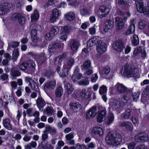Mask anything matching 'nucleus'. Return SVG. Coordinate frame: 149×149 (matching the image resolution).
<instances>
[{
  "label": "nucleus",
  "instance_id": "obj_1",
  "mask_svg": "<svg viewBox=\"0 0 149 149\" xmlns=\"http://www.w3.org/2000/svg\"><path fill=\"white\" fill-rule=\"evenodd\" d=\"M122 141L121 135L113 132H110L106 138L107 144L114 146L119 145Z\"/></svg>",
  "mask_w": 149,
  "mask_h": 149
},
{
  "label": "nucleus",
  "instance_id": "obj_2",
  "mask_svg": "<svg viewBox=\"0 0 149 149\" xmlns=\"http://www.w3.org/2000/svg\"><path fill=\"white\" fill-rule=\"evenodd\" d=\"M122 74L127 77L139 76V70L136 68H132L131 66L125 64L123 67Z\"/></svg>",
  "mask_w": 149,
  "mask_h": 149
},
{
  "label": "nucleus",
  "instance_id": "obj_3",
  "mask_svg": "<svg viewBox=\"0 0 149 149\" xmlns=\"http://www.w3.org/2000/svg\"><path fill=\"white\" fill-rule=\"evenodd\" d=\"M136 8L138 12L143 13L145 15H149V3L148 4V7L146 8H144L143 6V2L139 0L136 2Z\"/></svg>",
  "mask_w": 149,
  "mask_h": 149
},
{
  "label": "nucleus",
  "instance_id": "obj_4",
  "mask_svg": "<svg viewBox=\"0 0 149 149\" xmlns=\"http://www.w3.org/2000/svg\"><path fill=\"white\" fill-rule=\"evenodd\" d=\"M134 139L136 141L143 143L147 141L148 139V137L145 133L141 132L136 134Z\"/></svg>",
  "mask_w": 149,
  "mask_h": 149
},
{
  "label": "nucleus",
  "instance_id": "obj_5",
  "mask_svg": "<svg viewBox=\"0 0 149 149\" xmlns=\"http://www.w3.org/2000/svg\"><path fill=\"white\" fill-rule=\"evenodd\" d=\"M61 15V12L60 10L57 8L54 9L52 11V14L50 17V21L52 22H56L59 19Z\"/></svg>",
  "mask_w": 149,
  "mask_h": 149
},
{
  "label": "nucleus",
  "instance_id": "obj_6",
  "mask_svg": "<svg viewBox=\"0 0 149 149\" xmlns=\"http://www.w3.org/2000/svg\"><path fill=\"white\" fill-rule=\"evenodd\" d=\"M12 21H17L19 24L23 25L25 23V18L21 14L15 13L13 14L11 17Z\"/></svg>",
  "mask_w": 149,
  "mask_h": 149
},
{
  "label": "nucleus",
  "instance_id": "obj_7",
  "mask_svg": "<svg viewBox=\"0 0 149 149\" xmlns=\"http://www.w3.org/2000/svg\"><path fill=\"white\" fill-rule=\"evenodd\" d=\"M59 31V30L57 27L55 26L52 27L51 31L46 34L45 37V39L48 40H52L56 35H57Z\"/></svg>",
  "mask_w": 149,
  "mask_h": 149
},
{
  "label": "nucleus",
  "instance_id": "obj_8",
  "mask_svg": "<svg viewBox=\"0 0 149 149\" xmlns=\"http://www.w3.org/2000/svg\"><path fill=\"white\" fill-rule=\"evenodd\" d=\"M98 112L97 109L96 107H93L90 108L86 113L85 117L87 119H89L93 118Z\"/></svg>",
  "mask_w": 149,
  "mask_h": 149
},
{
  "label": "nucleus",
  "instance_id": "obj_9",
  "mask_svg": "<svg viewBox=\"0 0 149 149\" xmlns=\"http://www.w3.org/2000/svg\"><path fill=\"white\" fill-rule=\"evenodd\" d=\"M113 47L114 49L118 52H121L125 47L122 40H120L115 41L113 43Z\"/></svg>",
  "mask_w": 149,
  "mask_h": 149
},
{
  "label": "nucleus",
  "instance_id": "obj_10",
  "mask_svg": "<svg viewBox=\"0 0 149 149\" xmlns=\"http://www.w3.org/2000/svg\"><path fill=\"white\" fill-rule=\"evenodd\" d=\"M102 42L100 37L98 36H95L89 40L87 42V45L88 46L91 47L96 44L97 46V44H100Z\"/></svg>",
  "mask_w": 149,
  "mask_h": 149
},
{
  "label": "nucleus",
  "instance_id": "obj_11",
  "mask_svg": "<svg viewBox=\"0 0 149 149\" xmlns=\"http://www.w3.org/2000/svg\"><path fill=\"white\" fill-rule=\"evenodd\" d=\"M69 69L65 65H63V68L61 71L60 68L59 66L57 68L56 70L61 77H64L68 75Z\"/></svg>",
  "mask_w": 149,
  "mask_h": 149
},
{
  "label": "nucleus",
  "instance_id": "obj_12",
  "mask_svg": "<svg viewBox=\"0 0 149 149\" xmlns=\"http://www.w3.org/2000/svg\"><path fill=\"white\" fill-rule=\"evenodd\" d=\"M91 90V88H88L87 90L84 89L81 91L80 96L83 99H86L91 97L92 94Z\"/></svg>",
  "mask_w": 149,
  "mask_h": 149
},
{
  "label": "nucleus",
  "instance_id": "obj_13",
  "mask_svg": "<svg viewBox=\"0 0 149 149\" xmlns=\"http://www.w3.org/2000/svg\"><path fill=\"white\" fill-rule=\"evenodd\" d=\"M56 82L54 81H51L47 82L44 86V89L46 91H50L54 89L56 87Z\"/></svg>",
  "mask_w": 149,
  "mask_h": 149
},
{
  "label": "nucleus",
  "instance_id": "obj_14",
  "mask_svg": "<svg viewBox=\"0 0 149 149\" xmlns=\"http://www.w3.org/2000/svg\"><path fill=\"white\" fill-rule=\"evenodd\" d=\"M71 109L74 112L80 111L82 109V106L78 103H71L70 104Z\"/></svg>",
  "mask_w": 149,
  "mask_h": 149
},
{
  "label": "nucleus",
  "instance_id": "obj_15",
  "mask_svg": "<svg viewBox=\"0 0 149 149\" xmlns=\"http://www.w3.org/2000/svg\"><path fill=\"white\" fill-rule=\"evenodd\" d=\"M36 103L39 110L41 111H43V108L46 104L44 100L41 97H38L36 100Z\"/></svg>",
  "mask_w": 149,
  "mask_h": 149
},
{
  "label": "nucleus",
  "instance_id": "obj_16",
  "mask_svg": "<svg viewBox=\"0 0 149 149\" xmlns=\"http://www.w3.org/2000/svg\"><path fill=\"white\" fill-rule=\"evenodd\" d=\"M106 45L104 42H102L100 44H97L96 46L97 51L100 54L103 53L106 51Z\"/></svg>",
  "mask_w": 149,
  "mask_h": 149
},
{
  "label": "nucleus",
  "instance_id": "obj_17",
  "mask_svg": "<svg viewBox=\"0 0 149 149\" xmlns=\"http://www.w3.org/2000/svg\"><path fill=\"white\" fill-rule=\"evenodd\" d=\"M79 43L74 39L71 40L69 46L71 50L75 51L77 50L79 46Z\"/></svg>",
  "mask_w": 149,
  "mask_h": 149
},
{
  "label": "nucleus",
  "instance_id": "obj_18",
  "mask_svg": "<svg viewBox=\"0 0 149 149\" xmlns=\"http://www.w3.org/2000/svg\"><path fill=\"white\" fill-rule=\"evenodd\" d=\"M113 26V22L109 20H107L105 23L104 30L105 32H108L111 30Z\"/></svg>",
  "mask_w": 149,
  "mask_h": 149
},
{
  "label": "nucleus",
  "instance_id": "obj_19",
  "mask_svg": "<svg viewBox=\"0 0 149 149\" xmlns=\"http://www.w3.org/2000/svg\"><path fill=\"white\" fill-rule=\"evenodd\" d=\"M116 87L118 92L120 93H125L127 91L128 89L124 85L120 83H118L116 85Z\"/></svg>",
  "mask_w": 149,
  "mask_h": 149
},
{
  "label": "nucleus",
  "instance_id": "obj_20",
  "mask_svg": "<svg viewBox=\"0 0 149 149\" xmlns=\"http://www.w3.org/2000/svg\"><path fill=\"white\" fill-rule=\"evenodd\" d=\"M10 123L11 121L9 119L6 118L3 120L2 124L3 126L6 129L9 130H11L13 129Z\"/></svg>",
  "mask_w": 149,
  "mask_h": 149
},
{
  "label": "nucleus",
  "instance_id": "obj_21",
  "mask_svg": "<svg viewBox=\"0 0 149 149\" xmlns=\"http://www.w3.org/2000/svg\"><path fill=\"white\" fill-rule=\"evenodd\" d=\"M78 70L77 68H76L74 70V72L72 77V79L74 82L80 79L83 77L82 75L81 74L79 73H76V72H78Z\"/></svg>",
  "mask_w": 149,
  "mask_h": 149
},
{
  "label": "nucleus",
  "instance_id": "obj_22",
  "mask_svg": "<svg viewBox=\"0 0 149 149\" xmlns=\"http://www.w3.org/2000/svg\"><path fill=\"white\" fill-rule=\"evenodd\" d=\"M120 127H125L127 130L130 131H132L133 129V126L130 122L128 121L123 122L119 124Z\"/></svg>",
  "mask_w": 149,
  "mask_h": 149
},
{
  "label": "nucleus",
  "instance_id": "obj_23",
  "mask_svg": "<svg viewBox=\"0 0 149 149\" xmlns=\"http://www.w3.org/2000/svg\"><path fill=\"white\" fill-rule=\"evenodd\" d=\"M115 23L117 30H120L123 28L124 24L122 19L117 17L115 19Z\"/></svg>",
  "mask_w": 149,
  "mask_h": 149
},
{
  "label": "nucleus",
  "instance_id": "obj_24",
  "mask_svg": "<svg viewBox=\"0 0 149 149\" xmlns=\"http://www.w3.org/2000/svg\"><path fill=\"white\" fill-rule=\"evenodd\" d=\"M9 9L8 3L2 4L0 6V14L4 15L6 13Z\"/></svg>",
  "mask_w": 149,
  "mask_h": 149
},
{
  "label": "nucleus",
  "instance_id": "obj_25",
  "mask_svg": "<svg viewBox=\"0 0 149 149\" xmlns=\"http://www.w3.org/2000/svg\"><path fill=\"white\" fill-rule=\"evenodd\" d=\"M35 58L37 62L40 64L45 62L46 59V57L43 53H41L39 55H36Z\"/></svg>",
  "mask_w": 149,
  "mask_h": 149
},
{
  "label": "nucleus",
  "instance_id": "obj_26",
  "mask_svg": "<svg viewBox=\"0 0 149 149\" xmlns=\"http://www.w3.org/2000/svg\"><path fill=\"white\" fill-rule=\"evenodd\" d=\"M120 106V102L116 100H111L110 101V108L116 109Z\"/></svg>",
  "mask_w": 149,
  "mask_h": 149
},
{
  "label": "nucleus",
  "instance_id": "obj_27",
  "mask_svg": "<svg viewBox=\"0 0 149 149\" xmlns=\"http://www.w3.org/2000/svg\"><path fill=\"white\" fill-rule=\"evenodd\" d=\"M65 88L67 94L68 95L72 94L74 89L73 86L69 83L66 84L65 85Z\"/></svg>",
  "mask_w": 149,
  "mask_h": 149
},
{
  "label": "nucleus",
  "instance_id": "obj_28",
  "mask_svg": "<svg viewBox=\"0 0 149 149\" xmlns=\"http://www.w3.org/2000/svg\"><path fill=\"white\" fill-rule=\"evenodd\" d=\"M61 47V45L58 43L52 44L49 46L48 50L49 52H53L56 49L59 48Z\"/></svg>",
  "mask_w": 149,
  "mask_h": 149
},
{
  "label": "nucleus",
  "instance_id": "obj_29",
  "mask_svg": "<svg viewBox=\"0 0 149 149\" xmlns=\"http://www.w3.org/2000/svg\"><path fill=\"white\" fill-rule=\"evenodd\" d=\"M100 10L103 14L102 15V17H105L109 13V9L104 6H101L100 8Z\"/></svg>",
  "mask_w": 149,
  "mask_h": 149
},
{
  "label": "nucleus",
  "instance_id": "obj_30",
  "mask_svg": "<svg viewBox=\"0 0 149 149\" xmlns=\"http://www.w3.org/2000/svg\"><path fill=\"white\" fill-rule=\"evenodd\" d=\"M81 69L83 70L86 69H88L90 68H92L91 63L90 60H87L84 62L81 65Z\"/></svg>",
  "mask_w": 149,
  "mask_h": 149
},
{
  "label": "nucleus",
  "instance_id": "obj_31",
  "mask_svg": "<svg viewBox=\"0 0 149 149\" xmlns=\"http://www.w3.org/2000/svg\"><path fill=\"white\" fill-rule=\"evenodd\" d=\"M74 62V59L72 57H69L66 60V64H65L63 65H65L66 67L70 69Z\"/></svg>",
  "mask_w": 149,
  "mask_h": 149
},
{
  "label": "nucleus",
  "instance_id": "obj_32",
  "mask_svg": "<svg viewBox=\"0 0 149 149\" xmlns=\"http://www.w3.org/2000/svg\"><path fill=\"white\" fill-rule=\"evenodd\" d=\"M63 93V89L60 86L57 88L55 91V94L56 97L60 98L62 95Z\"/></svg>",
  "mask_w": 149,
  "mask_h": 149
},
{
  "label": "nucleus",
  "instance_id": "obj_33",
  "mask_svg": "<svg viewBox=\"0 0 149 149\" xmlns=\"http://www.w3.org/2000/svg\"><path fill=\"white\" fill-rule=\"evenodd\" d=\"M65 18L69 21H72L75 18V14L72 12H70L67 13L65 15Z\"/></svg>",
  "mask_w": 149,
  "mask_h": 149
},
{
  "label": "nucleus",
  "instance_id": "obj_34",
  "mask_svg": "<svg viewBox=\"0 0 149 149\" xmlns=\"http://www.w3.org/2000/svg\"><path fill=\"white\" fill-rule=\"evenodd\" d=\"M28 69L33 71L35 69L36 65L35 62L32 60H29L26 61Z\"/></svg>",
  "mask_w": 149,
  "mask_h": 149
},
{
  "label": "nucleus",
  "instance_id": "obj_35",
  "mask_svg": "<svg viewBox=\"0 0 149 149\" xmlns=\"http://www.w3.org/2000/svg\"><path fill=\"white\" fill-rule=\"evenodd\" d=\"M92 132L95 134H97L100 135H102L103 134V131L102 129L100 127L94 128L92 130Z\"/></svg>",
  "mask_w": 149,
  "mask_h": 149
},
{
  "label": "nucleus",
  "instance_id": "obj_36",
  "mask_svg": "<svg viewBox=\"0 0 149 149\" xmlns=\"http://www.w3.org/2000/svg\"><path fill=\"white\" fill-rule=\"evenodd\" d=\"M131 111L130 109H127L121 116L123 119H128L131 116Z\"/></svg>",
  "mask_w": 149,
  "mask_h": 149
},
{
  "label": "nucleus",
  "instance_id": "obj_37",
  "mask_svg": "<svg viewBox=\"0 0 149 149\" xmlns=\"http://www.w3.org/2000/svg\"><path fill=\"white\" fill-rule=\"evenodd\" d=\"M65 56V54H62L56 58L55 63L56 65H57L59 66V65H61V62L62 61L63 59Z\"/></svg>",
  "mask_w": 149,
  "mask_h": 149
},
{
  "label": "nucleus",
  "instance_id": "obj_38",
  "mask_svg": "<svg viewBox=\"0 0 149 149\" xmlns=\"http://www.w3.org/2000/svg\"><path fill=\"white\" fill-rule=\"evenodd\" d=\"M72 28L70 26H65L62 28L61 30L62 33L65 34H68L69 33L72 31Z\"/></svg>",
  "mask_w": 149,
  "mask_h": 149
},
{
  "label": "nucleus",
  "instance_id": "obj_39",
  "mask_svg": "<svg viewBox=\"0 0 149 149\" xmlns=\"http://www.w3.org/2000/svg\"><path fill=\"white\" fill-rule=\"evenodd\" d=\"M45 128L46 131L49 132L50 134L52 135H55L56 133V129L50 126L46 125Z\"/></svg>",
  "mask_w": 149,
  "mask_h": 149
},
{
  "label": "nucleus",
  "instance_id": "obj_40",
  "mask_svg": "<svg viewBox=\"0 0 149 149\" xmlns=\"http://www.w3.org/2000/svg\"><path fill=\"white\" fill-rule=\"evenodd\" d=\"M54 112L52 108L49 106L47 107L44 110V112L49 116L52 115Z\"/></svg>",
  "mask_w": 149,
  "mask_h": 149
},
{
  "label": "nucleus",
  "instance_id": "obj_41",
  "mask_svg": "<svg viewBox=\"0 0 149 149\" xmlns=\"http://www.w3.org/2000/svg\"><path fill=\"white\" fill-rule=\"evenodd\" d=\"M132 45L134 46H136L139 44V39L137 35H133L132 38Z\"/></svg>",
  "mask_w": 149,
  "mask_h": 149
},
{
  "label": "nucleus",
  "instance_id": "obj_42",
  "mask_svg": "<svg viewBox=\"0 0 149 149\" xmlns=\"http://www.w3.org/2000/svg\"><path fill=\"white\" fill-rule=\"evenodd\" d=\"M135 26L134 25H130L129 26L128 29L126 32L125 34L128 35L130 34L133 33L135 31Z\"/></svg>",
  "mask_w": 149,
  "mask_h": 149
},
{
  "label": "nucleus",
  "instance_id": "obj_43",
  "mask_svg": "<svg viewBox=\"0 0 149 149\" xmlns=\"http://www.w3.org/2000/svg\"><path fill=\"white\" fill-rule=\"evenodd\" d=\"M129 93H125L123 95V97L121 98V102L124 103H126L130 100V95Z\"/></svg>",
  "mask_w": 149,
  "mask_h": 149
},
{
  "label": "nucleus",
  "instance_id": "obj_44",
  "mask_svg": "<svg viewBox=\"0 0 149 149\" xmlns=\"http://www.w3.org/2000/svg\"><path fill=\"white\" fill-rule=\"evenodd\" d=\"M44 74L47 77L50 78L52 76L53 74V70L51 68H49L48 70H45Z\"/></svg>",
  "mask_w": 149,
  "mask_h": 149
},
{
  "label": "nucleus",
  "instance_id": "obj_45",
  "mask_svg": "<svg viewBox=\"0 0 149 149\" xmlns=\"http://www.w3.org/2000/svg\"><path fill=\"white\" fill-rule=\"evenodd\" d=\"M78 84L80 86H86L89 84V81L88 78H86L79 81Z\"/></svg>",
  "mask_w": 149,
  "mask_h": 149
},
{
  "label": "nucleus",
  "instance_id": "obj_46",
  "mask_svg": "<svg viewBox=\"0 0 149 149\" xmlns=\"http://www.w3.org/2000/svg\"><path fill=\"white\" fill-rule=\"evenodd\" d=\"M110 71V68L108 66L103 68L100 71V74H107L109 73Z\"/></svg>",
  "mask_w": 149,
  "mask_h": 149
},
{
  "label": "nucleus",
  "instance_id": "obj_47",
  "mask_svg": "<svg viewBox=\"0 0 149 149\" xmlns=\"http://www.w3.org/2000/svg\"><path fill=\"white\" fill-rule=\"evenodd\" d=\"M114 119V116L112 113H110L108 115L107 118V123L108 125L111 123Z\"/></svg>",
  "mask_w": 149,
  "mask_h": 149
},
{
  "label": "nucleus",
  "instance_id": "obj_48",
  "mask_svg": "<svg viewBox=\"0 0 149 149\" xmlns=\"http://www.w3.org/2000/svg\"><path fill=\"white\" fill-rule=\"evenodd\" d=\"M39 15L37 10L34 11L31 15V18L32 21H36L38 18Z\"/></svg>",
  "mask_w": 149,
  "mask_h": 149
},
{
  "label": "nucleus",
  "instance_id": "obj_49",
  "mask_svg": "<svg viewBox=\"0 0 149 149\" xmlns=\"http://www.w3.org/2000/svg\"><path fill=\"white\" fill-rule=\"evenodd\" d=\"M107 91V87L104 85H102L99 88V93L100 95H104L106 93Z\"/></svg>",
  "mask_w": 149,
  "mask_h": 149
},
{
  "label": "nucleus",
  "instance_id": "obj_50",
  "mask_svg": "<svg viewBox=\"0 0 149 149\" xmlns=\"http://www.w3.org/2000/svg\"><path fill=\"white\" fill-rule=\"evenodd\" d=\"M31 88L32 89L35 91H39L38 87L36 83L34 81L30 85Z\"/></svg>",
  "mask_w": 149,
  "mask_h": 149
},
{
  "label": "nucleus",
  "instance_id": "obj_51",
  "mask_svg": "<svg viewBox=\"0 0 149 149\" xmlns=\"http://www.w3.org/2000/svg\"><path fill=\"white\" fill-rule=\"evenodd\" d=\"M99 112L98 113L105 116L107 114V111L105 108L100 106L99 108Z\"/></svg>",
  "mask_w": 149,
  "mask_h": 149
},
{
  "label": "nucleus",
  "instance_id": "obj_52",
  "mask_svg": "<svg viewBox=\"0 0 149 149\" xmlns=\"http://www.w3.org/2000/svg\"><path fill=\"white\" fill-rule=\"evenodd\" d=\"M105 116L98 113L97 117V121L99 123H101L104 121L105 119Z\"/></svg>",
  "mask_w": 149,
  "mask_h": 149
},
{
  "label": "nucleus",
  "instance_id": "obj_53",
  "mask_svg": "<svg viewBox=\"0 0 149 149\" xmlns=\"http://www.w3.org/2000/svg\"><path fill=\"white\" fill-rule=\"evenodd\" d=\"M26 61L20 64L19 66V68L21 70H25L28 69Z\"/></svg>",
  "mask_w": 149,
  "mask_h": 149
},
{
  "label": "nucleus",
  "instance_id": "obj_54",
  "mask_svg": "<svg viewBox=\"0 0 149 149\" xmlns=\"http://www.w3.org/2000/svg\"><path fill=\"white\" fill-rule=\"evenodd\" d=\"M19 43L17 42H11L8 43V47H12L13 48L16 47L18 46Z\"/></svg>",
  "mask_w": 149,
  "mask_h": 149
},
{
  "label": "nucleus",
  "instance_id": "obj_55",
  "mask_svg": "<svg viewBox=\"0 0 149 149\" xmlns=\"http://www.w3.org/2000/svg\"><path fill=\"white\" fill-rule=\"evenodd\" d=\"M118 3L119 5L122 4L125 6L129 5V2L127 0H118Z\"/></svg>",
  "mask_w": 149,
  "mask_h": 149
},
{
  "label": "nucleus",
  "instance_id": "obj_56",
  "mask_svg": "<svg viewBox=\"0 0 149 149\" xmlns=\"http://www.w3.org/2000/svg\"><path fill=\"white\" fill-rule=\"evenodd\" d=\"M140 93L138 92L133 93H132L133 100L134 101H136L139 98Z\"/></svg>",
  "mask_w": 149,
  "mask_h": 149
},
{
  "label": "nucleus",
  "instance_id": "obj_57",
  "mask_svg": "<svg viewBox=\"0 0 149 149\" xmlns=\"http://www.w3.org/2000/svg\"><path fill=\"white\" fill-rule=\"evenodd\" d=\"M37 26L36 25H34L32 27V29L31 31V36H36L37 30Z\"/></svg>",
  "mask_w": 149,
  "mask_h": 149
},
{
  "label": "nucleus",
  "instance_id": "obj_58",
  "mask_svg": "<svg viewBox=\"0 0 149 149\" xmlns=\"http://www.w3.org/2000/svg\"><path fill=\"white\" fill-rule=\"evenodd\" d=\"M147 22L145 21L141 20L139 22L138 26L140 29H142L144 28Z\"/></svg>",
  "mask_w": 149,
  "mask_h": 149
},
{
  "label": "nucleus",
  "instance_id": "obj_59",
  "mask_svg": "<svg viewBox=\"0 0 149 149\" xmlns=\"http://www.w3.org/2000/svg\"><path fill=\"white\" fill-rule=\"evenodd\" d=\"M80 13L82 16H85L88 14V12L87 9L83 7L82 8H81Z\"/></svg>",
  "mask_w": 149,
  "mask_h": 149
},
{
  "label": "nucleus",
  "instance_id": "obj_60",
  "mask_svg": "<svg viewBox=\"0 0 149 149\" xmlns=\"http://www.w3.org/2000/svg\"><path fill=\"white\" fill-rule=\"evenodd\" d=\"M11 74V76L13 77V78L19 76L21 74V73L19 71L16 70L12 72Z\"/></svg>",
  "mask_w": 149,
  "mask_h": 149
},
{
  "label": "nucleus",
  "instance_id": "obj_61",
  "mask_svg": "<svg viewBox=\"0 0 149 149\" xmlns=\"http://www.w3.org/2000/svg\"><path fill=\"white\" fill-rule=\"evenodd\" d=\"M142 49L141 47H137L135 49L133 54L135 55H137L140 53H141Z\"/></svg>",
  "mask_w": 149,
  "mask_h": 149
},
{
  "label": "nucleus",
  "instance_id": "obj_62",
  "mask_svg": "<svg viewBox=\"0 0 149 149\" xmlns=\"http://www.w3.org/2000/svg\"><path fill=\"white\" fill-rule=\"evenodd\" d=\"M46 130H44L43 132V134H42V138L43 141H45L48 138L47 133L46 132Z\"/></svg>",
  "mask_w": 149,
  "mask_h": 149
},
{
  "label": "nucleus",
  "instance_id": "obj_63",
  "mask_svg": "<svg viewBox=\"0 0 149 149\" xmlns=\"http://www.w3.org/2000/svg\"><path fill=\"white\" fill-rule=\"evenodd\" d=\"M74 133H71L65 135V137L66 139L68 140H71L74 137Z\"/></svg>",
  "mask_w": 149,
  "mask_h": 149
},
{
  "label": "nucleus",
  "instance_id": "obj_64",
  "mask_svg": "<svg viewBox=\"0 0 149 149\" xmlns=\"http://www.w3.org/2000/svg\"><path fill=\"white\" fill-rule=\"evenodd\" d=\"M98 78V76L97 74H95L92 75L91 78V81L93 83L95 82Z\"/></svg>",
  "mask_w": 149,
  "mask_h": 149
}]
</instances>
